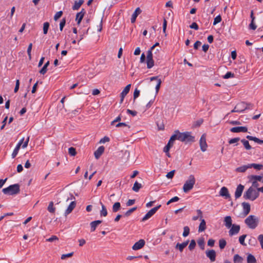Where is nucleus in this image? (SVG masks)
Listing matches in <instances>:
<instances>
[{"instance_id": "8", "label": "nucleus", "mask_w": 263, "mask_h": 263, "mask_svg": "<svg viewBox=\"0 0 263 263\" xmlns=\"http://www.w3.org/2000/svg\"><path fill=\"white\" fill-rule=\"evenodd\" d=\"M230 230L229 231V234L230 236L236 235L240 231V226L239 225L233 224L230 228Z\"/></svg>"}, {"instance_id": "32", "label": "nucleus", "mask_w": 263, "mask_h": 263, "mask_svg": "<svg viewBox=\"0 0 263 263\" xmlns=\"http://www.w3.org/2000/svg\"><path fill=\"white\" fill-rule=\"evenodd\" d=\"M250 166V168L253 167L256 170H260L262 169L263 167V165L261 164H255V163H252V164H249Z\"/></svg>"}, {"instance_id": "37", "label": "nucleus", "mask_w": 263, "mask_h": 263, "mask_svg": "<svg viewBox=\"0 0 263 263\" xmlns=\"http://www.w3.org/2000/svg\"><path fill=\"white\" fill-rule=\"evenodd\" d=\"M48 210L50 213H53L55 212V208L53 207V202L51 201L48 206Z\"/></svg>"}, {"instance_id": "60", "label": "nucleus", "mask_w": 263, "mask_h": 263, "mask_svg": "<svg viewBox=\"0 0 263 263\" xmlns=\"http://www.w3.org/2000/svg\"><path fill=\"white\" fill-rule=\"evenodd\" d=\"M239 140H240L239 138H233V139L230 140L229 141V143L230 144L235 143H237V142H238Z\"/></svg>"}, {"instance_id": "54", "label": "nucleus", "mask_w": 263, "mask_h": 263, "mask_svg": "<svg viewBox=\"0 0 263 263\" xmlns=\"http://www.w3.org/2000/svg\"><path fill=\"white\" fill-rule=\"evenodd\" d=\"M166 26H167V21L164 18L163 20V32L164 33H165V36H166Z\"/></svg>"}, {"instance_id": "49", "label": "nucleus", "mask_w": 263, "mask_h": 263, "mask_svg": "<svg viewBox=\"0 0 263 263\" xmlns=\"http://www.w3.org/2000/svg\"><path fill=\"white\" fill-rule=\"evenodd\" d=\"M62 14H63V12L62 11L57 12L54 16V20L55 21H57V20H58L60 17H61Z\"/></svg>"}, {"instance_id": "12", "label": "nucleus", "mask_w": 263, "mask_h": 263, "mask_svg": "<svg viewBox=\"0 0 263 263\" xmlns=\"http://www.w3.org/2000/svg\"><path fill=\"white\" fill-rule=\"evenodd\" d=\"M230 131L232 133H246L248 128L246 126L234 127L231 128Z\"/></svg>"}, {"instance_id": "4", "label": "nucleus", "mask_w": 263, "mask_h": 263, "mask_svg": "<svg viewBox=\"0 0 263 263\" xmlns=\"http://www.w3.org/2000/svg\"><path fill=\"white\" fill-rule=\"evenodd\" d=\"M258 218L254 215L249 216L245 220L247 226L251 229H255L258 224Z\"/></svg>"}, {"instance_id": "6", "label": "nucleus", "mask_w": 263, "mask_h": 263, "mask_svg": "<svg viewBox=\"0 0 263 263\" xmlns=\"http://www.w3.org/2000/svg\"><path fill=\"white\" fill-rule=\"evenodd\" d=\"M160 207L161 205H159L149 210L143 217L142 221H144L150 218Z\"/></svg>"}, {"instance_id": "3", "label": "nucleus", "mask_w": 263, "mask_h": 263, "mask_svg": "<svg viewBox=\"0 0 263 263\" xmlns=\"http://www.w3.org/2000/svg\"><path fill=\"white\" fill-rule=\"evenodd\" d=\"M196 179L194 175H190L183 186V192L184 193H187L191 191L193 188Z\"/></svg>"}, {"instance_id": "36", "label": "nucleus", "mask_w": 263, "mask_h": 263, "mask_svg": "<svg viewBox=\"0 0 263 263\" xmlns=\"http://www.w3.org/2000/svg\"><path fill=\"white\" fill-rule=\"evenodd\" d=\"M190 233V228L187 226H185L183 228V232L182 236L184 237L187 236Z\"/></svg>"}, {"instance_id": "41", "label": "nucleus", "mask_w": 263, "mask_h": 263, "mask_svg": "<svg viewBox=\"0 0 263 263\" xmlns=\"http://www.w3.org/2000/svg\"><path fill=\"white\" fill-rule=\"evenodd\" d=\"M161 84V80L160 79H158L157 80V85L156 86V87H155V89H156V95H155V96L159 92V90L160 88Z\"/></svg>"}, {"instance_id": "7", "label": "nucleus", "mask_w": 263, "mask_h": 263, "mask_svg": "<svg viewBox=\"0 0 263 263\" xmlns=\"http://www.w3.org/2000/svg\"><path fill=\"white\" fill-rule=\"evenodd\" d=\"M147 67L148 69L152 68L154 65V62L153 59V53L151 50H148L147 54Z\"/></svg>"}, {"instance_id": "33", "label": "nucleus", "mask_w": 263, "mask_h": 263, "mask_svg": "<svg viewBox=\"0 0 263 263\" xmlns=\"http://www.w3.org/2000/svg\"><path fill=\"white\" fill-rule=\"evenodd\" d=\"M121 208V205L120 202H117L114 203L112 206V211L113 212H117L118 211L120 210Z\"/></svg>"}, {"instance_id": "29", "label": "nucleus", "mask_w": 263, "mask_h": 263, "mask_svg": "<svg viewBox=\"0 0 263 263\" xmlns=\"http://www.w3.org/2000/svg\"><path fill=\"white\" fill-rule=\"evenodd\" d=\"M247 263H256V259L255 257L252 254H249L247 258Z\"/></svg>"}, {"instance_id": "63", "label": "nucleus", "mask_w": 263, "mask_h": 263, "mask_svg": "<svg viewBox=\"0 0 263 263\" xmlns=\"http://www.w3.org/2000/svg\"><path fill=\"white\" fill-rule=\"evenodd\" d=\"M190 27L192 29H194L195 30L198 29V26L196 23H193L190 26Z\"/></svg>"}, {"instance_id": "21", "label": "nucleus", "mask_w": 263, "mask_h": 263, "mask_svg": "<svg viewBox=\"0 0 263 263\" xmlns=\"http://www.w3.org/2000/svg\"><path fill=\"white\" fill-rule=\"evenodd\" d=\"M199 143L200 148H206L207 147V144L206 142V135L205 134L201 136Z\"/></svg>"}, {"instance_id": "47", "label": "nucleus", "mask_w": 263, "mask_h": 263, "mask_svg": "<svg viewBox=\"0 0 263 263\" xmlns=\"http://www.w3.org/2000/svg\"><path fill=\"white\" fill-rule=\"evenodd\" d=\"M234 77V74L232 73L231 72H228L226 74L223 76V78L227 79L230 78Z\"/></svg>"}, {"instance_id": "25", "label": "nucleus", "mask_w": 263, "mask_h": 263, "mask_svg": "<svg viewBox=\"0 0 263 263\" xmlns=\"http://www.w3.org/2000/svg\"><path fill=\"white\" fill-rule=\"evenodd\" d=\"M247 138L248 139H249V140L254 141L255 142L259 144H263V140H260L256 137L251 136H247Z\"/></svg>"}, {"instance_id": "5", "label": "nucleus", "mask_w": 263, "mask_h": 263, "mask_svg": "<svg viewBox=\"0 0 263 263\" xmlns=\"http://www.w3.org/2000/svg\"><path fill=\"white\" fill-rule=\"evenodd\" d=\"M20 191L19 186L18 184H15L11 185L8 187L3 189V192L5 194L7 195H14L18 193Z\"/></svg>"}, {"instance_id": "51", "label": "nucleus", "mask_w": 263, "mask_h": 263, "mask_svg": "<svg viewBox=\"0 0 263 263\" xmlns=\"http://www.w3.org/2000/svg\"><path fill=\"white\" fill-rule=\"evenodd\" d=\"M136 209H137L136 207H134V208H133L132 209H129V210H128L127 212H125V215L126 216H129L134 211H135L136 210Z\"/></svg>"}, {"instance_id": "27", "label": "nucleus", "mask_w": 263, "mask_h": 263, "mask_svg": "<svg viewBox=\"0 0 263 263\" xmlns=\"http://www.w3.org/2000/svg\"><path fill=\"white\" fill-rule=\"evenodd\" d=\"M250 168V166L249 164L243 165L240 167H238L236 168L235 171L237 172H241L243 173L245 172L248 168Z\"/></svg>"}, {"instance_id": "22", "label": "nucleus", "mask_w": 263, "mask_h": 263, "mask_svg": "<svg viewBox=\"0 0 263 263\" xmlns=\"http://www.w3.org/2000/svg\"><path fill=\"white\" fill-rule=\"evenodd\" d=\"M189 241L186 240V241L183 242L182 243H177L175 248L176 249H178L180 252H182L183 249L187 246L189 243Z\"/></svg>"}, {"instance_id": "56", "label": "nucleus", "mask_w": 263, "mask_h": 263, "mask_svg": "<svg viewBox=\"0 0 263 263\" xmlns=\"http://www.w3.org/2000/svg\"><path fill=\"white\" fill-rule=\"evenodd\" d=\"M121 120V115H119L111 122L110 124H111V125H114L115 123L119 122Z\"/></svg>"}, {"instance_id": "42", "label": "nucleus", "mask_w": 263, "mask_h": 263, "mask_svg": "<svg viewBox=\"0 0 263 263\" xmlns=\"http://www.w3.org/2000/svg\"><path fill=\"white\" fill-rule=\"evenodd\" d=\"M241 143L243 144L245 148H251L248 141L243 139L240 141Z\"/></svg>"}, {"instance_id": "10", "label": "nucleus", "mask_w": 263, "mask_h": 263, "mask_svg": "<svg viewBox=\"0 0 263 263\" xmlns=\"http://www.w3.org/2000/svg\"><path fill=\"white\" fill-rule=\"evenodd\" d=\"M219 195L220 196L223 197L225 199H229L231 197L228 189L225 186H223L221 188L219 192Z\"/></svg>"}, {"instance_id": "2", "label": "nucleus", "mask_w": 263, "mask_h": 263, "mask_svg": "<svg viewBox=\"0 0 263 263\" xmlns=\"http://www.w3.org/2000/svg\"><path fill=\"white\" fill-rule=\"evenodd\" d=\"M258 189L256 190L252 187H250L243 194V198L253 201L258 197Z\"/></svg>"}, {"instance_id": "11", "label": "nucleus", "mask_w": 263, "mask_h": 263, "mask_svg": "<svg viewBox=\"0 0 263 263\" xmlns=\"http://www.w3.org/2000/svg\"><path fill=\"white\" fill-rule=\"evenodd\" d=\"M246 109L245 104L243 103H239L237 104L233 110H231V112H241Z\"/></svg>"}, {"instance_id": "40", "label": "nucleus", "mask_w": 263, "mask_h": 263, "mask_svg": "<svg viewBox=\"0 0 263 263\" xmlns=\"http://www.w3.org/2000/svg\"><path fill=\"white\" fill-rule=\"evenodd\" d=\"M251 179L254 181H259L262 182V177H261V176L253 175L251 176Z\"/></svg>"}, {"instance_id": "14", "label": "nucleus", "mask_w": 263, "mask_h": 263, "mask_svg": "<svg viewBox=\"0 0 263 263\" xmlns=\"http://www.w3.org/2000/svg\"><path fill=\"white\" fill-rule=\"evenodd\" d=\"M76 206V202L75 201H71L68 208L66 210L65 212V215L66 216L67 215L69 214L72 210L74 209Z\"/></svg>"}, {"instance_id": "45", "label": "nucleus", "mask_w": 263, "mask_h": 263, "mask_svg": "<svg viewBox=\"0 0 263 263\" xmlns=\"http://www.w3.org/2000/svg\"><path fill=\"white\" fill-rule=\"evenodd\" d=\"M221 21V17L220 15L217 16L214 20L213 25H216L217 24L220 23Z\"/></svg>"}, {"instance_id": "46", "label": "nucleus", "mask_w": 263, "mask_h": 263, "mask_svg": "<svg viewBox=\"0 0 263 263\" xmlns=\"http://www.w3.org/2000/svg\"><path fill=\"white\" fill-rule=\"evenodd\" d=\"M198 245L201 249H204V241L203 239H199L198 241Z\"/></svg>"}, {"instance_id": "23", "label": "nucleus", "mask_w": 263, "mask_h": 263, "mask_svg": "<svg viewBox=\"0 0 263 263\" xmlns=\"http://www.w3.org/2000/svg\"><path fill=\"white\" fill-rule=\"evenodd\" d=\"M201 221V222L198 228V232H202L205 231L206 229V222L204 219H200Z\"/></svg>"}, {"instance_id": "38", "label": "nucleus", "mask_w": 263, "mask_h": 263, "mask_svg": "<svg viewBox=\"0 0 263 263\" xmlns=\"http://www.w3.org/2000/svg\"><path fill=\"white\" fill-rule=\"evenodd\" d=\"M219 247L221 249H223L226 246V241L223 239H221L219 241Z\"/></svg>"}, {"instance_id": "20", "label": "nucleus", "mask_w": 263, "mask_h": 263, "mask_svg": "<svg viewBox=\"0 0 263 263\" xmlns=\"http://www.w3.org/2000/svg\"><path fill=\"white\" fill-rule=\"evenodd\" d=\"M224 222L225 226L228 228L230 229L232 224V220L231 217L230 216H227L224 217Z\"/></svg>"}, {"instance_id": "31", "label": "nucleus", "mask_w": 263, "mask_h": 263, "mask_svg": "<svg viewBox=\"0 0 263 263\" xmlns=\"http://www.w3.org/2000/svg\"><path fill=\"white\" fill-rule=\"evenodd\" d=\"M104 149H97L94 153V155L97 159H98L104 153Z\"/></svg>"}, {"instance_id": "17", "label": "nucleus", "mask_w": 263, "mask_h": 263, "mask_svg": "<svg viewBox=\"0 0 263 263\" xmlns=\"http://www.w3.org/2000/svg\"><path fill=\"white\" fill-rule=\"evenodd\" d=\"M131 87V84H128L123 90L121 93V103H122L124 100V97L128 93Z\"/></svg>"}, {"instance_id": "13", "label": "nucleus", "mask_w": 263, "mask_h": 263, "mask_svg": "<svg viewBox=\"0 0 263 263\" xmlns=\"http://www.w3.org/2000/svg\"><path fill=\"white\" fill-rule=\"evenodd\" d=\"M145 245V241L143 239H140L136 242L132 247L134 250H138L141 249Z\"/></svg>"}, {"instance_id": "58", "label": "nucleus", "mask_w": 263, "mask_h": 263, "mask_svg": "<svg viewBox=\"0 0 263 263\" xmlns=\"http://www.w3.org/2000/svg\"><path fill=\"white\" fill-rule=\"evenodd\" d=\"M68 153L71 156H74L76 155L77 152L76 149H68Z\"/></svg>"}, {"instance_id": "9", "label": "nucleus", "mask_w": 263, "mask_h": 263, "mask_svg": "<svg viewBox=\"0 0 263 263\" xmlns=\"http://www.w3.org/2000/svg\"><path fill=\"white\" fill-rule=\"evenodd\" d=\"M206 256L210 259L211 261L213 262L216 259V252L214 250H206L205 252Z\"/></svg>"}, {"instance_id": "1", "label": "nucleus", "mask_w": 263, "mask_h": 263, "mask_svg": "<svg viewBox=\"0 0 263 263\" xmlns=\"http://www.w3.org/2000/svg\"><path fill=\"white\" fill-rule=\"evenodd\" d=\"M176 140H179L186 144L192 143L195 141V137L192 135L191 132L181 133L178 130L174 131V134L171 137L170 140L164 148H171L173 146Z\"/></svg>"}, {"instance_id": "39", "label": "nucleus", "mask_w": 263, "mask_h": 263, "mask_svg": "<svg viewBox=\"0 0 263 263\" xmlns=\"http://www.w3.org/2000/svg\"><path fill=\"white\" fill-rule=\"evenodd\" d=\"M247 235H242L240 236L239 238V241L240 243L242 245L246 246V243H245V239L246 238Z\"/></svg>"}, {"instance_id": "59", "label": "nucleus", "mask_w": 263, "mask_h": 263, "mask_svg": "<svg viewBox=\"0 0 263 263\" xmlns=\"http://www.w3.org/2000/svg\"><path fill=\"white\" fill-rule=\"evenodd\" d=\"M109 141V138L108 137L105 136L104 138H103L102 139H101L100 140L99 142L100 143H104L105 142H108Z\"/></svg>"}, {"instance_id": "35", "label": "nucleus", "mask_w": 263, "mask_h": 263, "mask_svg": "<svg viewBox=\"0 0 263 263\" xmlns=\"http://www.w3.org/2000/svg\"><path fill=\"white\" fill-rule=\"evenodd\" d=\"M49 27V23L48 22H45L43 24V33L44 34L47 33Z\"/></svg>"}, {"instance_id": "53", "label": "nucleus", "mask_w": 263, "mask_h": 263, "mask_svg": "<svg viewBox=\"0 0 263 263\" xmlns=\"http://www.w3.org/2000/svg\"><path fill=\"white\" fill-rule=\"evenodd\" d=\"M73 254V252H71L68 254H63L61 256V259H65L67 257H71Z\"/></svg>"}, {"instance_id": "43", "label": "nucleus", "mask_w": 263, "mask_h": 263, "mask_svg": "<svg viewBox=\"0 0 263 263\" xmlns=\"http://www.w3.org/2000/svg\"><path fill=\"white\" fill-rule=\"evenodd\" d=\"M141 12V9H140V8L138 7L136 9L135 11H134V12L133 13V14H132V16L135 17L137 18V17L138 16V15L139 14H140Z\"/></svg>"}, {"instance_id": "28", "label": "nucleus", "mask_w": 263, "mask_h": 263, "mask_svg": "<svg viewBox=\"0 0 263 263\" xmlns=\"http://www.w3.org/2000/svg\"><path fill=\"white\" fill-rule=\"evenodd\" d=\"M142 187V186L141 183L136 181L134 184L132 190L135 192H138Z\"/></svg>"}, {"instance_id": "18", "label": "nucleus", "mask_w": 263, "mask_h": 263, "mask_svg": "<svg viewBox=\"0 0 263 263\" xmlns=\"http://www.w3.org/2000/svg\"><path fill=\"white\" fill-rule=\"evenodd\" d=\"M85 13V11L84 9H82L81 11L78 12L76 15V21H77L78 24H80L83 16Z\"/></svg>"}, {"instance_id": "61", "label": "nucleus", "mask_w": 263, "mask_h": 263, "mask_svg": "<svg viewBox=\"0 0 263 263\" xmlns=\"http://www.w3.org/2000/svg\"><path fill=\"white\" fill-rule=\"evenodd\" d=\"M66 23V21L65 19H63L60 24V29L61 31H62L63 27H64Z\"/></svg>"}, {"instance_id": "62", "label": "nucleus", "mask_w": 263, "mask_h": 263, "mask_svg": "<svg viewBox=\"0 0 263 263\" xmlns=\"http://www.w3.org/2000/svg\"><path fill=\"white\" fill-rule=\"evenodd\" d=\"M19 86H20V81H19V80H17L16 81L15 86V88L14 89V92H16L18 91V90L19 89Z\"/></svg>"}, {"instance_id": "24", "label": "nucleus", "mask_w": 263, "mask_h": 263, "mask_svg": "<svg viewBox=\"0 0 263 263\" xmlns=\"http://www.w3.org/2000/svg\"><path fill=\"white\" fill-rule=\"evenodd\" d=\"M102 222V221L101 220H96V221H92L91 223H90V227H91V232H93L95 231L97 227L100 224V223H101Z\"/></svg>"}, {"instance_id": "52", "label": "nucleus", "mask_w": 263, "mask_h": 263, "mask_svg": "<svg viewBox=\"0 0 263 263\" xmlns=\"http://www.w3.org/2000/svg\"><path fill=\"white\" fill-rule=\"evenodd\" d=\"M32 46V44L30 43L29 45V46H28V49H27L28 54V56H29L30 59H31V58Z\"/></svg>"}, {"instance_id": "16", "label": "nucleus", "mask_w": 263, "mask_h": 263, "mask_svg": "<svg viewBox=\"0 0 263 263\" xmlns=\"http://www.w3.org/2000/svg\"><path fill=\"white\" fill-rule=\"evenodd\" d=\"M243 189V185L239 184L237 186L235 192V197L236 198H238L241 196Z\"/></svg>"}, {"instance_id": "26", "label": "nucleus", "mask_w": 263, "mask_h": 263, "mask_svg": "<svg viewBox=\"0 0 263 263\" xmlns=\"http://www.w3.org/2000/svg\"><path fill=\"white\" fill-rule=\"evenodd\" d=\"M83 0H79V1H76L74 5L72 6V9L74 10H78L81 5L83 4Z\"/></svg>"}, {"instance_id": "15", "label": "nucleus", "mask_w": 263, "mask_h": 263, "mask_svg": "<svg viewBox=\"0 0 263 263\" xmlns=\"http://www.w3.org/2000/svg\"><path fill=\"white\" fill-rule=\"evenodd\" d=\"M24 138H22L17 143L15 148H21V146L22 145V148H25L27 147L28 145V142L29 141V137L27 138L26 141L24 142Z\"/></svg>"}, {"instance_id": "19", "label": "nucleus", "mask_w": 263, "mask_h": 263, "mask_svg": "<svg viewBox=\"0 0 263 263\" xmlns=\"http://www.w3.org/2000/svg\"><path fill=\"white\" fill-rule=\"evenodd\" d=\"M242 205L243 207V213L244 214V216H247L250 211V205L249 203L243 202L242 203Z\"/></svg>"}, {"instance_id": "30", "label": "nucleus", "mask_w": 263, "mask_h": 263, "mask_svg": "<svg viewBox=\"0 0 263 263\" xmlns=\"http://www.w3.org/2000/svg\"><path fill=\"white\" fill-rule=\"evenodd\" d=\"M100 204H101V208H102V209L100 211V215L101 216L105 217L107 215V211L106 208L105 206L101 202H100Z\"/></svg>"}, {"instance_id": "55", "label": "nucleus", "mask_w": 263, "mask_h": 263, "mask_svg": "<svg viewBox=\"0 0 263 263\" xmlns=\"http://www.w3.org/2000/svg\"><path fill=\"white\" fill-rule=\"evenodd\" d=\"M174 173L175 170L171 171L166 174V177L168 179H171L173 177Z\"/></svg>"}, {"instance_id": "44", "label": "nucleus", "mask_w": 263, "mask_h": 263, "mask_svg": "<svg viewBox=\"0 0 263 263\" xmlns=\"http://www.w3.org/2000/svg\"><path fill=\"white\" fill-rule=\"evenodd\" d=\"M196 246V242L194 240H192L190 242V243L189 246V249L190 250H193Z\"/></svg>"}, {"instance_id": "34", "label": "nucleus", "mask_w": 263, "mask_h": 263, "mask_svg": "<svg viewBox=\"0 0 263 263\" xmlns=\"http://www.w3.org/2000/svg\"><path fill=\"white\" fill-rule=\"evenodd\" d=\"M234 263H241L242 261V258L238 254H236L234 256Z\"/></svg>"}, {"instance_id": "48", "label": "nucleus", "mask_w": 263, "mask_h": 263, "mask_svg": "<svg viewBox=\"0 0 263 263\" xmlns=\"http://www.w3.org/2000/svg\"><path fill=\"white\" fill-rule=\"evenodd\" d=\"M59 238L55 235H52L51 237L46 239L47 241L53 242L54 241L58 240Z\"/></svg>"}, {"instance_id": "64", "label": "nucleus", "mask_w": 263, "mask_h": 263, "mask_svg": "<svg viewBox=\"0 0 263 263\" xmlns=\"http://www.w3.org/2000/svg\"><path fill=\"white\" fill-rule=\"evenodd\" d=\"M201 43L200 41H196L194 44V48L195 49H197L198 47L201 45Z\"/></svg>"}, {"instance_id": "50", "label": "nucleus", "mask_w": 263, "mask_h": 263, "mask_svg": "<svg viewBox=\"0 0 263 263\" xmlns=\"http://www.w3.org/2000/svg\"><path fill=\"white\" fill-rule=\"evenodd\" d=\"M257 239L259 241L261 248L263 249V234L259 235Z\"/></svg>"}, {"instance_id": "57", "label": "nucleus", "mask_w": 263, "mask_h": 263, "mask_svg": "<svg viewBox=\"0 0 263 263\" xmlns=\"http://www.w3.org/2000/svg\"><path fill=\"white\" fill-rule=\"evenodd\" d=\"M139 95H140V90H139L137 88L135 89L134 92V99L135 100L136 98H137L139 96Z\"/></svg>"}]
</instances>
